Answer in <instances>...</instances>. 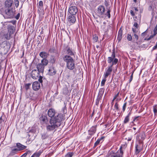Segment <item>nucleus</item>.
<instances>
[{
    "label": "nucleus",
    "instance_id": "nucleus-34",
    "mask_svg": "<svg viewBox=\"0 0 157 157\" xmlns=\"http://www.w3.org/2000/svg\"><path fill=\"white\" fill-rule=\"evenodd\" d=\"M48 137V136L46 133H44L42 134V139H45Z\"/></svg>",
    "mask_w": 157,
    "mask_h": 157
},
{
    "label": "nucleus",
    "instance_id": "nucleus-12",
    "mask_svg": "<svg viewBox=\"0 0 157 157\" xmlns=\"http://www.w3.org/2000/svg\"><path fill=\"white\" fill-rule=\"evenodd\" d=\"M97 126V125H96L94 126H92L90 130L89 131V134L90 135H93L95 133Z\"/></svg>",
    "mask_w": 157,
    "mask_h": 157
},
{
    "label": "nucleus",
    "instance_id": "nucleus-22",
    "mask_svg": "<svg viewBox=\"0 0 157 157\" xmlns=\"http://www.w3.org/2000/svg\"><path fill=\"white\" fill-rule=\"evenodd\" d=\"M42 152V151L40 150L34 153L31 157H39Z\"/></svg>",
    "mask_w": 157,
    "mask_h": 157
},
{
    "label": "nucleus",
    "instance_id": "nucleus-28",
    "mask_svg": "<svg viewBox=\"0 0 157 157\" xmlns=\"http://www.w3.org/2000/svg\"><path fill=\"white\" fill-rule=\"evenodd\" d=\"M56 61V59L55 56H51L50 57V62L52 63H54Z\"/></svg>",
    "mask_w": 157,
    "mask_h": 157
},
{
    "label": "nucleus",
    "instance_id": "nucleus-23",
    "mask_svg": "<svg viewBox=\"0 0 157 157\" xmlns=\"http://www.w3.org/2000/svg\"><path fill=\"white\" fill-rule=\"evenodd\" d=\"M49 73L50 75H53L55 74L56 70L54 67H51L49 70Z\"/></svg>",
    "mask_w": 157,
    "mask_h": 157
},
{
    "label": "nucleus",
    "instance_id": "nucleus-64",
    "mask_svg": "<svg viewBox=\"0 0 157 157\" xmlns=\"http://www.w3.org/2000/svg\"><path fill=\"white\" fill-rule=\"evenodd\" d=\"M96 47L97 48H98L99 47V46L98 45H97L96 46Z\"/></svg>",
    "mask_w": 157,
    "mask_h": 157
},
{
    "label": "nucleus",
    "instance_id": "nucleus-2",
    "mask_svg": "<svg viewBox=\"0 0 157 157\" xmlns=\"http://www.w3.org/2000/svg\"><path fill=\"white\" fill-rule=\"evenodd\" d=\"M66 50L67 55L63 57V60L66 63V67L68 69L73 70L75 67V62L74 59L72 56H74V53L72 48L69 46H67Z\"/></svg>",
    "mask_w": 157,
    "mask_h": 157
},
{
    "label": "nucleus",
    "instance_id": "nucleus-18",
    "mask_svg": "<svg viewBox=\"0 0 157 157\" xmlns=\"http://www.w3.org/2000/svg\"><path fill=\"white\" fill-rule=\"evenodd\" d=\"M13 3V1L12 0H6L5 2V6L7 7H11Z\"/></svg>",
    "mask_w": 157,
    "mask_h": 157
},
{
    "label": "nucleus",
    "instance_id": "nucleus-61",
    "mask_svg": "<svg viewBox=\"0 0 157 157\" xmlns=\"http://www.w3.org/2000/svg\"><path fill=\"white\" fill-rule=\"evenodd\" d=\"M132 75L131 76V78L130 79V81H131L132 80Z\"/></svg>",
    "mask_w": 157,
    "mask_h": 157
},
{
    "label": "nucleus",
    "instance_id": "nucleus-58",
    "mask_svg": "<svg viewBox=\"0 0 157 157\" xmlns=\"http://www.w3.org/2000/svg\"><path fill=\"white\" fill-rule=\"evenodd\" d=\"M3 121L2 119V117H0V124H1Z\"/></svg>",
    "mask_w": 157,
    "mask_h": 157
},
{
    "label": "nucleus",
    "instance_id": "nucleus-40",
    "mask_svg": "<svg viewBox=\"0 0 157 157\" xmlns=\"http://www.w3.org/2000/svg\"><path fill=\"white\" fill-rule=\"evenodd\" d=\"M127 39L129 41H131L132 40V36L131 34H128L127 36Z\"/></svg>",
    "mask_w": 157,
    "mask_h": 157
},
{
    "label": "nucleus",
    "instance_id": "nucleus-36",
    "mask_svg": "<svg viewBox=\"0 0 157 157\" xmlns=\"http://www.w3.org/2000/svg\"><path fill=\"white\" fill-rule=\"evenodd\" d=\"M43 6V3L42 1H39L38 3V7L39 8H42Z\"/></svg>",
    "mask_w": 157,
    "mask_h": 157
},
{
    "label": "nucleus",
    "instance_id": "nucleus-11",
    "mask_svg": "<svg viewBox=\"0 0 157 157\" xmlns=\"http://www.w3.org/2000/svg\"><path fill=\"white\" fill-rule=\"evenodd\" d=\"M40 82L37 81H35L33 84V88L34 90H38L40 88Z\"/></svg>",
    "mask_w": 157,
    "mask_h": 157
},
{
    "label": "nucleus",
    "instance_id": "nucleus-62",
    "mask_svg": "<svg viewBox=\"0 0 157 157\" xmlns=\"http://www.w3.org/2000/svg\"><path fill=\"white\" fill-rule=\"evenodd\" d=\"M135 10L136 11H138V10L137 8L135 7L134 8Z\"/></svg>",
    "mask_w": 157,
    "mask_h": 157
},
{
    "label": "nucleus",
    "instance_id": "nucleus-49",
    "mask_svg": "<svg viewBox=\"0 0 157 157\" xmlns=\"http://www.w3.org/2000/svg\"><path fill=\"white\" fill-rule=\"evenodd\" d=\"M155 35H154V34L153 35H151L147 39H145V40H149L151 39H152V38L153 37L155 36Z\"/></svg>",
    "mask_w": 157,
    "mask_h": 157
},
{
    "label": "nucleus",
    "instance_id": "nucleus-46",
    "mask_svg": "<svg viewBox=\"0 0 157 157\" xmlns=\"http://www.w3.org/2000/svg\"><path fill=\"white\" fill-rule=\"evenodd\" d=\"M111 57H113V58H114V59L115 58V53L114 49L113 51Z\"/></svg>",
    "mask_w": 157,
    "mask_h": 157
},
{
    "label": "nucleus",
    "instance_id": "nucleus-16",
    "mask_svg": "<svg viewBox=\"0 0 157 157\" xmlns=\"http://www.w3.org/2000/svg\"><path fill=\"white\" fill-rule=\"evenodd\" d=\"M20 150V151L24 150L26 147V146H24L20 143H17L16 146Z\"/></svg>",
    "mask_w": 157,
    "mask_h": 157
},
{
    "label": "nucleus",
    "instance_id": "nucleus-48",
    "mask_svg": "<svg viewBox=\"0 0 157 157\" xmlns=\"http://www.w3.org/2000/svg\"><path fill=\"white\" fill-rule=\"evenodd\" d=\"M101 97H100L98 96V98L97 99L96 101V104L97 105H98L99 101L101 99Z\"/></svg>",
    "mask_w": 157,
    "mask_h": 157
},
{
    "label": "nucleus",
    "instance_id": "nucleus-14",
    "mask_svg": "<svg viewBox=\"0 0 157 157\" xmlns=\"http://www.w3.org/2000/svg\"><path fill=\"white\" fill-rule=\"evenodd\" d=\"M133 27L132 28V31L133 32L135 33L137 32V29H139V26L138 24L136 22H135L133 25Z\"/></svg>",
    "mask_w": 157,
    "mask_h": 157
},
{
    "label": "nucleus",
    "instance_id": "nucleus-41",
    "mask_svg": "<svg viewBox=\"0 0 157 157\" xmlns=\"http://www.w3.org/2000/svg\"><path fill=\"white\" fill-rule=\"evenodd\" d=\"M110 10H108L107 12L105 13V15L107 16L109 18H110Z\"/></svg>",
    "mask_w": 157,
    "mask_h": 157
},
{
    "label": "nucleus",
    "instance_id": "nucleus-52",
    "mask_svg": "<svg viewBox=\"0 0 157 157\" xmlns=\"http://www.w3.org/2000/svg\"><path fill=\"white\" fill-rule=\"evenodd\" d=\"M157 49V41L156 43V45L153 47V48H152V50H154L156 49Z\"/></svg>",
    "mask_w": 157,
    "mask_h": 157
},
{
    "label": "nucleus",
    "instance_id": "nucleus-47",
    "mask_svg": "<svg viewBox=\"0 0 157 157\" xmlns=\"http://www.w3.org/2000/svg\"><path fill=\"white\" fill-rule=\"evenodd\" d=\"M122 31L121 29V28L118 31L117 35L122 36Z\"/></svg>",
    "mask_w": 157,
    "mask_h": 157
},
{
    "label": "nucleus",
    "instance_id": "nucleus-45",
    "mask_svg": "<svg viewBox=\"0 0 157 157\" xmlns=\"http://www.w3.org/2000/svg\"><path fill=\"white\" fill-rule=\"evenodd\" d=\"M31 83H27L25 85V88L26 90H28L29 89V86H31Z\"/></svg>",
    "mask_w": 157,
    "mask_h": 157
},
{
    "label": "nucleus",
    "instance_id": "nucleus-13",
    "mask_svg": "<svg viewBox=\"0 0 157 157\" xmlns=\"http://www.w3.org/2000/svg\"><path fill=\"white\" fill-rule=\"evenodd\" d=\"M44 67L41 63H39L37 66V70L40 72L43 73Z\"/></svg>",
    "mask_w": 157,
    "mask_h": 157
},
{
    "label": "nucleus",
    "instance_id": "nucleus-17",
    "mask_svg": "<svg viewBox=\"0 0 157 157\" xmlns=\"http://www.w3.org/2000/svg\"><path fill=\"white\" fill-rule=\"evenodd\" d=\"M16 146L14 147V148L12 149L10 152V154L11 155H14L17 154L19 151H20V150L17 147L16 148Z\"/></svg>",
    "mask_w": 157,
    "mask_h": 157
},
{
    "label": "nucleus",
    "instance_id": "nucleus-31",
    "mask_svg": "<svg viewBox=\"0 0 157 157\" xmlns=\"http://www.w3.org/2000/svg\"><path fill=\"white\" fill-rule=\"evenodd\" d=\"M153 110L155 116L157 115V105H156L153 106Z\"/></svg>",
    "mask_w": 157,
    "mask_h": 157
},
{
    "label": "nucleus",
    "instance_id": "nucleus-7",
    "mask_svg": "<svg viewBox=\"0 0 157 157\" xmlns=\"http://www.w3.org/2000/svg\"><path fill=\"white\" fill-rule=\"evenodd\" d=\"M78 12V9L76 6H71L69 8L67 14L75 15Z\"/></svg>",
    "mask_w": 157,
    "mask_h": 157
},
{
    "label": "nucleus",
    "instance_id": "nucleus-8",
    "mask_svg": "<svg viewBox=\"0 0 157 157\" xmlns=\"http://www.w3.org/2000/svg\"><path fill=\"white\" fill-rule=\"evenodd\" d=\"M67 22L71 25L74 24L76 21V17L75 15L68 14L67 18Z\"/></svg>",
    "mask_w": 157,
    "mask_h": 157
},
{
    "label": "nucleus",
    "instance_id": "nucleus-33",
    "mask_svg": "<svg viewBox=\"0 0 157 157\" xmlns=\"http://www.w3.org/2000/svg\"><path fill=\"white\" fill-rule=\"evenodd\" d=\"M129 120V117L126 116L123 122L124 124H125L128 123V122Z\"/></svg>",
    "mask_w": 157,
    "mask_h": 157
},
{
    "label": "nucleus",
    "instance_id": "nucleus-37",
    "mask_svg": "<svg viewBox=\"0 0 157 157\" xmlns=\"http://www.w3.org/2000/svg\"><path fill=\"white\" fill-rule=\"evenodd\" d=\"M62 111L63 113V114L65 116V115H64V114L66 113L67 112V108L65 106H64V107H63L62 108ZM65 119V117H64V120Z\"/></svg>",
    "mask_w": 157,
    "mask_h": 157
},
{
    "label": "nucleus",
    "instance_id": "nucleus-30",
    "mask_svg": "<svg viewBox=\"0 0 157 157\" xmlns=\"http://www.w3.org/2000/svg\"><path fill=\"white\" fill-rule=\"evenodd\" d=\"M105 89L103 88H101L100 89L99 93V97H102V95H103Z\"/></svg>",
    "mask_w": 157,
    "mask_h": 157
},
{
    "label": "nucleus",
    "instance_id": "nucleus-44",
    "mask_svg": "<svg viewBox=\"0 0 157 157\" xmlns=\"http://www.w3.org/2000/svg\"><path fill=\"white\" fill-rule=\"evenodd\" d=\"M93 40L95 42H96L98 40V37L96 36H94L93 37Z\"/></svg>",
    "mask_w": 157,
    "mask_h": 157
},
{
    "label": "nucleus",
    "instance_id": "nucleus-27",
    "mask_svg": "<svg viewBox=\"0 0 157 157\" xmlns=\"http://www.w3.org/2000/svg\"><path fill=\"white\" fill-rule=\"evenodd\" d=\"M63 93L65 95H68L69 93L68 88L67 87L64 88L63 90Z\"/></svg>",
    "mask_w": 157,
    "mask_h": 157
},
{
    "label": "nucleus",
    "instance_id": "nucleus-4",
    "mask_svg": "<svg viewBox=\"0 0 157 157\" xmlns=\"http://www.w3.org/2000/svg\"><path fill=\"white\" fill-rule=\"evenodd\" d=\"M37 70H33L31 74V77L34 79H38V81L41 83H42V77L40 75L39 73Z\"/></svg>",
    "mask_w": 157,
    "mask_h": 157
},
{
    "label": "nucleus",
    "instance_id": "nucleus-43",
    "mask_svg": "<svg viewBox=\"0 0 157 157\" xmlns=\"http://www.w3.org/2000/svg\"><path fill=\"white\" fill-rule=\"evenodd\" d=\"M127 104V102H126L124 103V104L123 106L122 110L123 112H124L125 110V108H126V106Z\"/></svg>",
    "mask_w": 157,
    "mask_h": 157
},
{
    "label": "nucleus",
    "instance_id": "nucleus-50",
    "mask_svg": "<svg viewBox=\"0 0 157 157\" xmlns=\"http://www.w3.org/2000/svg\"><path fill=\"white\" fill-rule=\"evenodd\" d=\"M119 94V92H118L114 96L112 101H114L115 99H116L117 97L118 96Z\"/></svg>",
    "mask_w": 157,
    "mask_h": 157
},
{
    "label": "nucleus",
    "instance_id": "nucleus-60",
    "mask_svg": "<svg viewBox=\"0 0 157 157\" xmlns=\"http://www.w3.org/2000/svg\"><path fill=\"white\" fill-rule=\"evenodd\" d=\"M131 140H132V138L131 137H129L128 138V141H131Z\"/></svg>",
    "mask_w": 157,
    "mask_h": 157
},
{
    "label": "nucleus",
    "instance_id": "nucleus-54",
    "mask_svg": "<svg viewBox=\"0 0 157 157\" xmlns=\"http://www.w3.org/2000/svg\"><path fill=\"white\" fill-rule=\"evenodd\" d=\"M20 14L19 13H18L17 15L15 17V18L17 19H18L20 17Z\"/></svg>",
    "mask_w": 157,
    "mask_h": 157
},
{
    "label": "nucleus",
    "instance_id": "nucleus-24",
    "mask_svg": "<svg viewBox=\"0 0 157 157\" xmlns=\"http://www.w3.org/2000/svg\"><path fill=\"white\" fill-rule=\"evenodd\" d=\"M2 38L0 37V47L1 48H4L6 45L7 41H1Z\"/></svg>",
    "mask_w": 157,
    "mask_h": 157
},
{
    "label": "nucleus",
    "instance_id": "nucleus-51",
    "mask_svg": "<svg viewBox=\"0 0 157 157\" xmlns=\"http://www.w3.org/2000/svg\"><path fill=\"white\" fill-rule=\"evenodd\" d=\"M122 36L117 35V39L119 41H120L121 39Z\"/></svg>",
    "mask_w": 157,
    "mask_h": 157
},
{
    "label": "nucleus",
    "instance_id": "nucleus-42",
    "mask_svg": "<svg viewBox=\"0 0 157 157\" xmlns=\"http://www.w3.org/2000/svg\"><path fill=\"white\" fill-rule=\"evenodd\" d=\"M16 7L17 8L19 5V2L18 0H16L14 1Z\"/></svg>",
    "mask_w": 157,
    "mask_h": 157
},
{
    "label": "nucleus",
    "instance_id": "nucleus-3",
    "mask_svg": "<svg viewBox=\"0 0 157 157\" xmlns=\"http://www.w3.org/2000/svg\"><path fill=\"white\" fill-rule=\"evenodd\" d=\"M107 155L108 157H123V152L122 147H121L116 152L113 151H109Z\"/></svg>",
    "mask_w": 157,
    "mask_h": 157
},
{
    "label": "nucleus",
    "instance_id": "nucleus-35",
    "mask_svg": "<svg viewBox=\"0 0 157 157\" xmlns=\"http://www.w3.org/2000/svg\"><path fill=\"white\" fill-rule=\"evenodd\" d=\"M114 108H115V109L116 111H118L119 110V108L118 107V104L117 102L115 103L114 105Z\"/></svg>",
    "mask_w": 157,
    "mask_h": 157
},
{
    "label": "nucleus",
    "instance_id": "nucleus-19",
    "mask_svg": "<svg viewBox=\"0 0 157 157\" xmlns=\"http://www.w3.org/2000/svg\"><path fill=\"white\" fill-rule=\"evenodd\" d=\"M142 148L140 145L137 144L136 145L135 147V154H138L141 151Z\"/></svg>",
    "mask_w": 157,
    "mask_h": 157
},
{
    "label": "nucleus",
    "instance_id": "nucleus-20",
    "mask_svg": "<svg viewBox=\"0 0 157 157\" xmlns=\"http://www.w3.org/2000/svg\"><path fill=\"white\" fill-rule=\"evenodd\" d=\"M115 59L117 60V64L118 62V59L117 58H115L114 59L111 57H109L108 58L107 61L108 63H112V64L113 62V61H114Z\"/></svg>",
    "mask_w": 157,
    "mask_h": 157
},
{
    "label": "nucleus",
    "instance_id": "nucleus-15",
    "mask_svg": "<svg viewBox=\"0 0 157 157\" xmlns=\"http://www.w3.org/2000/svg\"><path fill=\"white\" fill-rule=\"evenodd\" d=\"M39 56L43 59H46L49 56L48 53L45 52H42L40 53Z\"/></svg>",
    "mask_w": 157,
    "mask_h": 157
},
{
    "label": "nucleus",
    "instance_id": "nucleus-59",
    "mask_svg": "<svg viewBox=\"0 0 157 157\" xmlns=\"http://www.w3.org/2000/svg\"><path fill=\"white\" fill-rule=\"evenodd\" d=\"M146 31H145V32H143V33H142L141 35H142V36H144L145 35V34L146 33Z\"/></svg>",
    "mask_w": 157,
    "mask_h": 157
},
{
    "label": "nucleus",
    "instance_id": "nucleus-9",
    "mask_svg": "<svg viewBox=\"0 0 157 157\" xmlns=\"http://www.w3.org/2000/svg\"><path fill=\"white\" fill-rule=\"evenodd\" d=\"M105 8L103 6L100 5L98 8L97 13L98 16H101L105 12Z\"/></svg>",
    "mask_w": 157,
    "mask_h": 157
},
{
    "label": "nucleus",
    "instance_id": "nucleus-55",
    "mask_svg": "<svg viewBox=\"0 0 157 157\" xmlns=\"http://www.w3.org/2000/svg\"><path fill=\"white\" fill-rule=\"evenodd\" d=\"M132 113V112L131 111H130L128 113V114L127 115L126 117H129L130 116V115H131Z\"/></svg>",
    "mask_w": 157,
    "mask_h": 157
},
{
    "label": "nucleus",
    "instance_id": "nucleus-25",
    "mask_svg": "<svg viewBox=\"0 0 157 157\" xmlns=\"http://www.w3.org/2000/svg\"><path fill=\"white\" fill-rule=\"evenodd\" d=\"M41 63L44 67L46 66L48 63V61L46 59H43L41 62Z\"/></svg>",
    "mask_w": 157,
    "mask_h": 157
},
{
    "label": "nucleus",
    "instance_id": "nucleus-63",
    "mask_svg": "<svg viewBox=\"0 0 157 157\" xmlns=\"http://www.w3.org/2000/svg\"><path fill=\"white\" fill-rule=\"evenodd\" d=\"M94 112L93 111V112L92 113V114L91 117H92L94 115Z\"/></svg>",
    "mask_w": 157,
    "mask_h": 157
},
{
    "label": "nucleus",
    "instance_id": "nucleus-57",
    "mask_svg": "<svg viewBox=\"0 0 157 157\" xmlns=\"http://www.w3.org/2000/svg\"><path fill=\"white\" fill-rule=\"evenodd\" d=\"M139 117V116H137V117H134L133 120V121H135L136 120H137V119Z\"/></svg>",
    "mask_w": 157,
    "mask_h": 157
},
{
    "label": "nucleus",
    "instance_id": "nucleus-53",
    "mask_svg": "<svg viewBox=\"0 0 157 157\" xmlns=\"http://www.w3.org/2000/svg\"><path fill=\"white\" fill-rule=\"evenodd\" d=\"M134 37L136 39V40H138L139 38L137 34H136L135 33L134 34Z\"/></svg>",
    "mask_w": 157,
    "mask_h": 157
},
{
    "label": "nucleus",
    "instance_id": "nucleus-5",
    "mask_svg": "<svg viewBox=\"0 0 157 157\" xmlns=\"http://www.w3.org/2000/svg\"><path fill=\"white\" fill-rule=\"evenodd\" d=\"M117 60L115 59L112 64H111L110 66H109L105 70V73L104 74V78H107L108 76L110 75L113 71V67L114 65L117 64Z\"/></svg>",
    "mask_w": 157,
    "mask_h": 157
},
{
    "label": "nucleus",
    "instance_id": "nucleus-38",
    "mask_svg": "<svg viewBox=\"0 0 157 157\" xmlns=\"http://www.w3.org/2000/svg\"><path fill=\"white\" fill-rule=\"evenodd\" d=\"M73 155L72 152L68 153L65 156V157H71Z\"/></svg>",
    "mask_w": 157,
    "mask_h": 157
},
{
    "label": "nucleus",
    "instance_id": "nucleus-32",
    "mask_svg": "<svg viewBox=\"0 0 157 157\" xmlns=\"http://www.w3.org/2000/svg\"><path fill=\"white\" fill-rule=\"evenodd\" d=\"M48 52L50 53H52L56 52V49L54 48H50L48 51Z\"/></svg>",
    "mask_w": 157,
    "mask_h": 157
},
{
    "label": "nucleus",
    "instance_id": "nucleus-10",
    "mask_svg": "<svg viewBox=\"0 0 157 157\" xmlns=\"http://www.w3.org/2000/svg\"><path fill=\"white\" fill-rule=\"evenodd\" d=\"M8 27V32L9 33L8 35L9 36H8V35H7V37L6 36V39H9L10 38L11 35L13 33L14 29H13V27L11 25H9Z\"/></svg>",
    "mask_w": 157,
    "mask_h": 157
},
{
    "label": "nucleus",
    "instance_id": "nucleus-26",
    "mask_svg": "<svg viewBox=\"0 0 157 157\" xmlns=\"http://www.w3.org/2000/svg\"><path fill=\"white\" fill-rule=\"evenodd\" d=\"M31 154V151H28L22 155L21 157H26L27 156L29 157Z\"/></svg>",
    "mask_w": 157,
    "mask_h": 157
},
{
    "label": "nucleus",
    "instance_id": "nucleus-29",
    "mask_svg": "<svg viewBox=\"0 0 157 157\" xmlns=\"http://www.w3.org/2000/svg\"><path fill=\"white\" fill-rule=\"evenodd\" d=\"M103 139V137H101L100 138L98 139L94 144V147H95L97 146L99 144L101 141Z\"/></svg>",
    "mask_w": 157,
    "mask_h": 157
},
{
    "label": "nucleus",
    "instance_id": "nucleus-21",
    "mask_svg": "<svg viewBox=\"0 0 157 157\" xmlns=\"http://www.w3.org/2000/svg\"><path fill=\"white\" fill-rule=\"evenodd\" d=\"M40 119L43 123H46L48 121L47 117L44 115H42L41 117L40 118Z\"/></svg>",
    "mask_w": 157,
    "mask_h": 157
},
{
    "label": "nucleus",
    "instance_id": "nucleus-56",
    "mask_svg": "<svg viewBox=\"0 0 157 157\" xmlns=\"http://www.w3.org/2000/svg\"><path fill=\"white\" fill-rule=\"evenodd\" d=\"M130 13H131V15L132 16H134L135 14H134V13L133 12L132 10H130Z\"/></svg>",
    "mask_w": 157,
    "mask_h": 157
},
{
    "label": "nucleus",
    "instance_id": "nucleus-39",
    "mask_svg": "<svg viewBox=\"0 0 157 157\" xmlns=\"http://www.w3.org/2000/svg\"><path fill=\"white\" fill-rule=\"evenodd\" d=\"M106 81V78H104L102 79L101 82V86H103L104 85Z\"/></svg>",
    "mask_w": 157,
    "mask_h": 157
},
{
    "label": "nucleus",
    "instance_id": "nucleus-6",
    "mask_svg": "<svg viewBox=\"0 0 157 157\" xmlns=\"http://www.w3.org/2000/svg\"><path fill=\"white\" fill-rule=\"evenodd\" d=\"M15 10L13 9H7L5 10V13L7 18H12L13 17Z\"/></svg>",
    "mask_w": 157,
    "mask_h": 157
},
{
    "label": "nucleus",
    "instance_id": "nucleus-1",
    "mask_svg": "<svg viewBox=\"0 0 157 157\" xmlns=\"http://www.w3.org/2000/svg\"><path fill=\"white\" fill-rule=\"evenodd\" d=\"M56 113L55 110L52 109H50L48 112V114L51 118L49 121V124L47 125L46 128L48 131L54 130L55 128L59 127L62 121L64 120V116L61 113L54 117Z\"/></svg>",
    "mask_w": 157,
    "mask_h": 157
}]
</instances>
